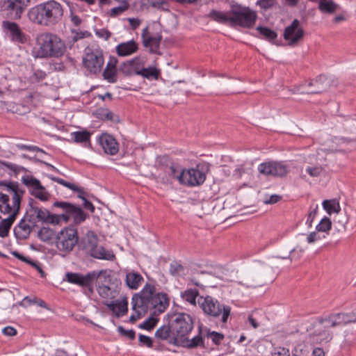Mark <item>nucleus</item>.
Returning <instances> with one entry per match:
<instances>
[{
    "instance_id": "1",
    "label": "nucleus",
    "mask_w": 356,
    "mask_h": 356,
    "mask_svg": "<svg viewBox=\"0 0 356 356\" xmlns=\"http://www.w3.org/2000/svg\"><path fill=\"white\" fill-rule=\"evenodd\" d=\"M170 303V299L165 293H156L155 286L147 283L140 293L133 296L132 309L136 313L129 318V321L135 323L149 309H153L154 315L164 312Z\"/></svg>"
},
{
    "instance_id": "2",
    "label": "nucleus",
    "mask_w": 356,
    "mask_h": 356,
    "mask_svg": "<svg viewBox=\"0 0 356 356\" xmlns=\"http://www.w3.org/2000/svg\"><path fill=\"white\" fill-rule=\"evenodd\" d=\"M27 15L29 19L33 24L53 26L61 22L63 8L60 3L51 0L30 8Z\"/></svg>"
},
{
    "instance_id": "3",
    "label": "nucleus",
    "mask_w": 356,
    "mask_h": 356,
    "mask_svg": "<svg viewBox=\"0 0 356 356\" xmlns=\"http://www.w3.org/2000/svg\"><path fill=\"white\" fill-rule=\"evenodd\" d=\"M39 49H34L32 55L35 58L60 57L65 51L64 42L56 34L43 33L37 38Z\"/></svg>"
},
{
    "instance_id": "4",
    "label": "nucleus",
    "mask_w": 356,
    "mask_h": 356,
    "mask_svg": "<svg viewBox=\"0 0 356 356\" xmlns=\"http://www.w3.org/2000/svg\"><path fill=\"white\" fill-rule=\"evenodd\" d=\"M165 319L172 328L173 344H178V341L193 329V320L188 314L171 310L166 314Z\"/></svg>"
},
{
    "instance_id": "5",
    "label": "nucleus",
    "mask_w": 356,
    "mask_h": 356,
    "mask_svg": "<svg viewBox=\"0 0 356 356\" xmlns=\"http://www.w3.org/2000/svg\"><path fill=\"white\" fill-rule=\"evenodd\" d=\"M79 247L86 254L97 259L112 261L115 254L111 250H106L98 245V237L93 231H88L79 242Z\"/></svg>"
},
{
    "instance_id": "6",
    "label": "nucleus",
    "mask_w": 356,
    "mask_h": 356,
    "mask_svg": "<svg viewBox=\"0 0 356 356\" xmlns=\"http://www.w3.org/2000/svg\"><path fill=\"white\" fill-rule=\"evenodd\" d=\"M199 305L205 315L213 318H220L222 323H226L231 314V307L219 302L215 298L207 296L200 297Z\"/></svg>"
},
{
    "instance_id": "7",
    "label": "nucleus",
    "mask_w": 356,
    "mask_h": 356,
    "mask_svg": "<svg viewBox=\"0 0 356 356\" xmlns=\"http://www.w3.org/2000/svg\"><path fill=\"white\" fill-rule=\"evenodd\" d=\"M53 207L61 210V213L58 214V225L61 221L67 223L72 219L73 225L76 227L84 222L88 217V215L79 205L67 202L56 201L53 204Z\"/></svg>"
},
{
    "instance_id": "8",
    "label": "nucleus",
    "mask_w": 356,
    "mask_h": 356,
    "mask_svg": "<svg viewBox=\"0 0 356 356\" xmlns=\"http://www.w3.org/2000/svg\"><path fill=\"white\" fill-rule=\"evenodd\" d=\"M231 26H240L250 29L255 24L257 14L249 7L238 3L231 6Z\"/></svg>"
},
{
    "instance_id": "9",
    "label": "nucleus",
    "mask_w": 356,
    "mask_h": 356,
    "mask_svg": "<svg viewBox=\"0 0 356 356\" xmlns=\"http://www.w3.org/2000/svg\"><path fill=\"white\" fill-rule=\"evenodd\" d=\"M79 234L74 225H69L63 228L55 237L57 249L65 254H69L79 244Z\"/></svg>"
},
{
    "instance_id": "10",
    "label": "nucleus",
    "mask_w": 356,
    "mask_h": 356,
    "mask_svg": "<svg viewBox=\"0 0 356 356\" xmlns=\"http://www.w3.org/2000/svg\"><path fill=\"white\" fill-rule=\"evenodd\" d=\"M329 325L330 323L325 315L316 318L309 327L307 328V332H309V339L314 343L321 344L330 342L333 338V334L327 329L330 327Z\"/></svg>"
},
{
    "instance_id": "11",
    "label": "nucleus",
    "mask_w": 356,
    "mask_h": 356,
    "mask_svg": "<svg viewBox=\"0 0 356 356\" xmlns=\"http://www.w3.org/2000/svg\"><path fill=\"white\" fill-rule=\"evenodd\" d=\"M159 164L164 173L161 177L163 183H172L175 180L181 183L184 168L179 163L175 162L168 156H163L159 158Z\"/></svg>"
},
{
    "instance_id": "12",
    "label": "nucleus",
    "mask_w": 356,
    "mask_h": 356,
    "mask_svg": "<svg viewBox=\"0 0 356 356\" xmlns=\"http://www.w3.org/2000/svg\"><path fill=\"white\" fill-rule=\"evenodd\" d=\"M30 208L26 211V218L31 222H41L44 224L58 225V214L51 213L45 208L38 207L34 204V200L31 199L29 204Z\"/></svg>"
},
{
    "instance_id": "13",
    "label": "nucleus",
    "mask_w": 356,
    "mask_h": 356,
    "mask_svg": "<svg viewBox=\"0 0 356 356\" xmlns=\"http://www.w3.org/2000/svg\"><path fill=\"white\" fill-rule=\"evenodd\" d=\"M22 183L26 186L30 194L35 198L42 201H48L50 198V194L43 186L40 181L31 175L26 174L21 179Z\"/></svg>"
},
{
    "instance_id": "14",
    "label": "nucleus",
    "mask_w": 356,
    "mask_h": 356,
    "mask_svg": "<svg viewBox=\"0 0 356 356\" xmlns=\"http://www.w3.org/2000/svg\"><path fill=\"white\" fill-rule=\"evenodd\" d=\"M0 187H3V189L13 195L12 202L14 207V212L15 215H17L19 209L21 201L25 193V191L19 187V184L17 181L1 180Z\"/></svg>"
},
{
    "instance_id": "15",
    "label": "nucleus",
    "mask_w": 356,
    "mask_h": 356,
    "mask_svg": "<svg viewBox=\"0 0 356 356\" xmlns=\"http://www.w3.org/2000/svg\"><path fill=\"white\" fill-rule=\"evenodd\" d=\"M258 170L266 176L283 177L288 174L289 167L281 161H268L259 164Z\"/></svg>"
},
{
    "instance_id": "16",
    "label": "nucleus",
    "mask_w": 356,
    "mask_h": 356,
    "mask_svg": "<svg viewBox=\"0 0 356 356\" xmlns=\"http://www.w3.org/2000/svg\"><path fill=\"white\" fill-rule=\"evenodd\" d=\"M180 184L187 186H198L206 180V174L197 168H184Z\"/></svg>"
},
{
    "instance_id": "17",
    "label": "nucleus",
    "mask_w": 356,
    "mask_h": 356,
    "mask_svg": "<svg viewBox=\"0 0 356 356\" xmlns=\"http://www.w3.org/2000/svg\"><path fill=\"white\" fill-rule=\"evenodd\" d=\"M23 4L22 0H6L1 6L2 14L10 19H19L24 10Z\"/></svg>"
},
{
    "instance_id": "18",
    "label": "nucleus",
    "mask_w": 356,
    "mask_h": 356,
    "mask_svg": "<svg viewBox=\"0 0 356 356\" xmlns=\"http://www.w3.org/2000/svg\"><path fill=\"white\" fill-rule=\"evenodd\" d=\"M2 26L10 40L17 44H24L27 42V35L22 31L19 25L10 21H3Z\"/></svg>"
},
{
    "instance_id": "19",
    "label": "nucleus",
    "mask_w": 356,
    "mask_h": 356,
    "mask_svg": "<svg viewBox=\"0 0 356 356\" xmlns=\"http://www.w3.org/2000/svg\"><path fill=\"white\" fill-rule=\"evenodd\" d=\"M305 35V31L300 26V22L298 19H294L291 25L286 27L283 36L288 44L294 46L300 41Z\"/></svg>"
},
{
    "instance_id": "20",
    "label": "nucleus",
    "mask_w": 356,
    "mask_h": 356,
    "mask_svg": "<svg viewBox=\"0 0 356 356\" xmlns=\"http://www.w3.org/2000/svg\"><path fill=\"white\" fill-rule=\"evenodd\" d=\"M325 316L327 317L329 326L332 327L356 323V312H355L332 313Z\"/></svg>"
},
{
    "instance_id": "21",
    "label": "nucleus",
    "mask_w": 356,
    "mask_h": 356,
    "mask_svg": "<svg viewBox=\"0 0 356 356\" xmlns=\"http://www.w3.org/2000/svg\"><path fill=\"white\" fill-rule=\"evenodd\" d=\"M143 45L149 48V52L159 54V47L162 40V35L159 33L149 32L148 27H145L141 34Z\"/></svg>"
},
{
    "instance_id": "22",
    "label": "nucleus",
    "mask_w": 356,
    "mask_h": 356,
    "mask_svg": "<svg viewBox=\"0 0 356 356\" xmlns=\"http://www.w3.org/2000/svg\"><path fill=\"white\" fill-rule=\"evenodd\" d=\"M104 57L99 51H91L87 53L83 58L85 67L92 73L99 72L104 65Z\"/></svg>"
},
{
    "instance_id": "23",
    "label": "nucleus",
    "mask_w": 356,
    "mask_h": 356,
    "mask_svg": "<svg viewBox=\"0 0 356 356\" xmlns=\"http://www.w3.org/2000/svg\"><path fill=\"white\" fill-rule=\"evenodd\" d=\"M99 143L106 154L115 155L118 152L119 145L113 136L108 134H102L99 137Z\"/></svg>"
},
{
    "instance_id": "24",
    "label": "nucleus",
    "mask_w": 356,
    "mask_h": 356,
    "mask_svg": "<svg viewBox=\"0 0 356 356\" xmlns=\"http://www.w3.org/2000/svg\"><path fill=\"white\" fill-rule=\"evenodd\" d=\"M203 333H204V329L201 326L199 327V334L192 338L191 339H188L187 336L183 337L180 341H178V346H181L188 348H195L197 347L204 348V337L202 336Z\"/></svg>"
},
{
    "instance_id": "25",
    "label": "nucleus",
    "mask_w": 356,
    "mask_h": 356,
    "mask_svg": "<svg viewBox=\"0 0 356 356\" xmlns=\"http://www.w3.org/2000/svg\"><path fill=\"white\" fill-rule=\"evenodd\" d=\"M309 87L314 86L315 88L309 90L307 93L319 94L325 91L330 86L328 79L324 75H320L316 79L310 81L308 84Z\"/></svg>"
},
{
    "instance_id": "26",
    "label": "nucleus",
    "mask_w": 356,
    "mask_h": 356,
    "mask_svg": "<svg viewBox=\"0 0 356 356\" xmlns=\"http://www.w3.org/2000/svg\"><path fill=\"white\" fill-rule=\"evenodd\" d=\"M65 277L68 282L81 286V287L88 285L89 281L94 277L90 275V272L85 275L78 273H67Z\"/></svg>"
},
{
    "instance_id": "27",
    "label": "nucleus",
    "mask_w": 356,
    "mask_h": 356,
    "mask_svg": "<svg viewBox=\"0 0 356 356\" xmlns=\"http://www.w3.org/2000/svg\"><path fill=\"white\" fill-rule=\"evenodd\" d=\"M97 291L99 296L106 300H113L119 295L118 286H113L105 284H99Z\"/></svg>"
},
{
    "instance_id": "28",
    "label": "nucleus",
    "mask_w": 356,
    "mask_h": 356,
    "mask_svg": "<svg viewBox=\"0 0 356 356\" xmlns=\"http://www.w3.org/2000/svg\"><path fill=\"white\" fill-rule=\"evenodd\" d=\"M138 50V44L130 40L127 42H122L116 47V51L120 56H127L135 53Z\"/></svg>"
},
{
    "instance_id": "29",
    "label": "nucleus",
    "mask_w": 356,
    "mask_h": 356,
    "mask_svg": "<svg viewBox=\"0 0 356 356\" xmlns=\"http://www.w3.org/2000/svg\"><path fill=\"white\" fill-rule=\"evenodd\" d=\"M143 280V276L138 272L131 271L126 274L125 282L131 289H137Z\"/></svg>"
},
{
    "instance_id": "30",
    "label": "nucleus",
    "mask_w": 356,
    "mask_h": 356,
    "mask_svg": "<svg viewBox=\"0 0 356 356\" xmlns=\"http://www.w3.org/2000/svg\"><path fill=\"white\" fill-rule=\"evenodd\" d=\"M209 17L218 23L231 26V9L227 12L212 10L209 13Z\"/></svg>"
},
{
    "instance_id": "31",
    "label": "nucleus",
    "mask_w": 356,
    "mask_h": 356,
    "mask_svg": "<svg viewBox=\"0 0 356 356\" xmlns=\"http://www.w3.org/2000/svg\"><path fill=\"white\" fill-rule=\"evenodd\" d=\"M48 177L50 179H51L52 181H56V182L70 188L72 191L77 192L79 193L78 197L81 199L82 200L86 199V197L84 196L85 192L83 191V188L74 185V184L68 182L61 178H58V177H54L53 175H48Z\"/></svg>"
},
{
    "instance_id": "32",
    "label": "nucleus",
    "mask_w": 356,
    "mask_h": 356,
    "mask_svg": "<svg viewBox=\"0 0 356 356\" xmlns=\"http://www.w3.org/2000/svg\"><path fill=\"white\" fill-rule=\"evenodd\" d=\"M14 233L17 238L26 239L31 233V227L22 219L14 228Z\"/></svg>"
},
{
    "instance_id": "33",
    "label": "nucleus",
    "mask_w": 356,
    "mask_h": 356,
    "mask_svg": "<svg viewBox=\"0 0 356 356\" xmlns=\"http://www.w3.org/2000/svg\"><path fill=\"white\" fill-rule=\"evenodd\" d=\"M155 337L162 341L170 339V343H172V328L170 325L167 324L159 327L155 332Z\"/></svg>"
},
{
    "instance_id": "34",
    "label": "nucleus",
    "mask_w": 356,
    "mask_h": 356,
    "mask_svg": "<svg viewBox=\"0 0 356 356\" xmlns=\"http://www.w3.org/2000/svg\"><path fill=\"white\" fill-rule=\"evenodd\" d=\"M116 60L114 63L109 62L103 72L104 78L109 83L117 81Z\"/></svg>"
},
{
    "instance_id": "35",
    "label": "nucleus",
    "mask_w": 356,
    "mask_h": 356,
    "mask_svg": "<svg viewBox=\"0 0 356 356\" xmlns=\"http://www.w3.org/2000/svg\"><path fill=\"white\" fill-rule=\"evenodd\" d=\"M10 197L7 194L0 193V212L3 214L11 215L15 209L13 204L12 206L9 204Z\"/></svg>"
},
{
    "instance_id": "36",
    "label": "nucleus",
    "mask_w": 356,
    "mask_h": 356,
    "mask_svg": "<svg viewBox=\"0 0 356 356\" xmlns=\"http://www.w3.org/2000/svg\"><path fill=\"white\" fill-rule=\"evenodd\" d=\"M339 6L333 0H318V9L323 13L332 14Z\"/></svg>"
},
{
    "instance_id": "37",
    "label": "nucleus",
    "mask_w": 356,
    "mask_h": 356,
    "mask_svg": "<svg viewBox=\"0 0 356 356\" xmlns=\"http://www.w3.org/2000/svg\"><path fill=\"white\" fill-rule=\"evenodd\" d=\"M17 215L13 213L8 216V218L2 220L0 222V236L6 237L8 236L9 230L14 222Z\"/></svg>"
},
{
    "instance_id": "38",
    "label": "nucleus",
    "mask_w": 356,
    "mask_h": 356,
    "mask_svg": "<svg viewBox=\"0 0 356 356\" xmlns=\"http://www.w3.org/2000/svg\"><path fill=\"white\" fill-rule=\"evenodd\" d=\"M204 331V337L211 339L213 344L217 346L221 343L225 337L223 334L215 331H211V330L207 327H205Z\"/></svg>"
},
{
    "instance_id": "39",
    "label": "nucleus",
    "mask_w": 356,
    "mask_h": 356,
    "mask_svg": "<svg viewBox=\"0 0 356 356\" xmlns=\"http://www.w3.org/2000/svg\"><path fill=\"white\" fill-rule=\"evenodd\" d=\"M11 254L13 256H15L16 258H17L18 259L30 264L31 266H33L34 268H35L42 275V276L44 275V273L42 270V268H41V266H40V264L38 263H37L34 261H32L29 258L24 257V255L20 254L17 251H12Z\"/></svg>"
},
{
    "instance_id": "40",
    "label": "nucleus",
    "mask_w": 356,
    "mask_h": 356,
    "mask_svg": "<svg viewBox=\"0 0 356 356\" xmlns=\"http://www.w3.org/2000/svg\"><path fill=\"white\" fill-rule=\"evenodd\" d=\"M323 209L327 212V213L331 214L332 213H339L341 210V207L339 203L336 200H326L323 202Z\"/></svg>"
},
{
    "instance_id": "41",
    "label": "nucleus",
    "mask_w": 356,
    "mask_h": 356,
    "mask_svg": "<svg viewBox=\"0 0 356 356\" xmlns=\"http://www.w3.org/2000/svg\"><path fill=\"white\" fill-rule=\"evenodd\" d=\"M72 139L77 143H89L90 134L87 131H74L71 134Z\"/></svg>"
},
{
    "instance_id": "42",
    "label": "nucleus",
    "mask_w": 356,
    "mask_h": 356,
    "mask_svg": "<svg viewBox=\"0 0 356 356\" xmlns=\"http://www.w3.org/2000/svg\"><path fill=\"white\" fill-rule=\"evenodd\" d=\"M257 30L263 38L270 42L274 41L277 37V33L269 28L259 26L257 28Z\"/></svg>"
},
{
    "instance_id": "43",
    "label": "nucleus",
    "mask_w": 356,
    "mask_h": 356,
    "mask_svg": "<svg viewBox=\"0 0 356 356\" xmlns=\"http://www.w3.org/2000/svg\"><path fill=\"white\" fill-rule=\"evenodd\" d=\"M151 311V316L145 320L143 323L139 325V327L140 329L146 330H152L157 324L159 319L156 318L158 315L153 314V309H149Z\"/></svg>"
},
{
    "instance_id": "44",
    "label": "nucleus",
    "mask_w": 356,
    "mask_h": 356,
    "mask_svg": "<svg viewBox=\"0 0 356 356\" xmlns=\"http://www.w3.org/2000/svg\"><path fill=\"white\" fill-rule=\"evenodd\" d=\"M159 74V70L154 67L148 68L143 67L142 71L138 72V75H141L148 79H158Z\"/></svg>"
},
{
    "instance_id": "45",
    "label": "nucleus",
    "mask_w": 356,
    "mask_h": 356,
    "mask_svg": "<svg viewBox=\"0 0 356 356\" xmlns=\"http://www.w3.org/2000/svg\"><path fill=\"white\" fill-rule=\"evenodd\" d=\"M106 270H101L99 271L93 270L90 272V275L92 277H94L91 279L90 281H89V284L87 286H83V288L86 289L87 292L86 293L87 294H91L93 293V283L95 281L97 280L103 274H106Z\"/></svg>"
},
{
    "instance_id": "46",
    "label": "nucleus",
    "mask_w": 356,
    "mask_h": 356,
    "mask_svg": "<svg viewBox=\"0 0 356 356\" xmlns=\"http://www.w3.org/2000/svg\"><path fill=\"white\" fill-rule=\"evenodd\" d=\"M54 236V231L49 227H42L38 232V237L44 242H49Z\"/></svg>"
},
{
    "instance_id": "47",
    "label": "nucleus",
    "mask_w": 356,
    "mask_h": 356,
    "mask_svg": "<svg viewBox=\"0 0 356 356\" xmlns=\"http://www.w3.org/2000/svg\"><path fill=\"white\" fill-rule=\"evenodd\" d=\"M138 61V58H135L129 61L124 62L120 67V71L126 76L134 75L133 63Z\"/></svg>"
},
{
    "instance_id": "48",
    "label": "nucleus",
    "mask_w": 356,
    "mask_h": 356,
    "mask_svg": "<svg viewBox=\"0 0 356 356\" xmlns=\"http://www.w3.org/2000/svg\"><path fill=\"white\" fill-rule=\"evenodd\" d=\"M116 305V309H118V311H116L115 314L117 316L119 317L127 314L128 311V302L127 298H124L121 300H118Z\"/></svg>"
},
{
    "instance_id": "49",
    "label": "nucleus",
    "mask_w": 356,
    "mask_h": 356,
    "mask_svg": "<svg viewBox=\"0 0 356 356\" xmlns=\"http://www.w3.org/2000/svg\"><path fill=\"white\" fill-rule=\"evenodd\" d=\"M332 227V222L327 217H324L321 219L320 222L316 225V229L317 232H327Z\"/></svg>"
},
{
    "instance_id": "50",
    "label": "nucleus",
    "mask_w": 356,
    "mask_h": 356,
    "mask_svg": "<svg viewBox=\"0 0 356 356\" xmlns=\"http://www.w3.org/2000/svg\"><path fill=\"white\" fill-rule=\"evenodd\" d=\"M347 223L348 218L344 214L339 215L337 218L334 220V224L339 232L346 230Z\"/></svg>"
},
{
    "instance_id": "51",
    "label": "nucleus",
    "mask_w": 356,
    "mask_h": 356,
    "mask_svg": "<svg viewBox=\"0 0 356 356\" xmlns=\"http://www.w3.org/2000/svg\"><path fill=\"white\" fill-rule=\"evenodd\" d=\"M0 163L2 165H4L5 167H6L8 169H9L13 173V175L15 177L21 171L27 172V170L25 168H24L22 166L17 165L14 164V163H11L6 162V161H1Z\"/></svg>"
},
{
    "instance_id": "52",
    "label": "nucleus",
    "mask_w": 356,
    "mask_h": 356,
    "mask_svg": "<svg viewBox=\"0 0 356 356\" xmlns=\"http://www.w3.org/2000/svg\"><path fill=\"white\" fill-rule=\"evenodd\" d=\"M199 293L196 289H188L184 291L183 298L188 302L195 305Z\"/></svg>"
},
{
    "instance_id": "53",
    "label": "nucleus",
    "mask_w": 356,
    "mask_h": 356,
    "mask_svg": "<svg viewBox=\"0 0 356 356\" xmlns=\"http://www.w3.org/2000/svg\"><path fill=\"white\" fill-rule=\"evenodd\" d=\"M318 209V204H312L310 207V211L308 214L307 219L306 221V224L308 225V227L309 228L312 227V222L317 214Z\"/></svg>"
},
{
    "instance_id": "54",
    "label": "nucleus",
    "mask_w": 356,
    "mask_h": 356,
    "mask_svg": "<svg viewBox=\"0 0 356 356\" xmlns=\"http://www.w3.org/2000/svg\"><path fill=\"white\" fill-rule=\"evenodd\" d=\"M119 334L129 339L133 340L136 338V332L134 330H126L122 326L118 327Z\"/></svg>"
},
{
    "instance_id": "55",
    "label": "nucleus",
    "mask_w": 356,
    "mask_h": 356,
    "mask_svg": "<svg viewBox=\"0 0 356 356\" xmlns=\"http://www.w3.org/2000/svg\"><path fill=\"white\" fill-rule=\"evenodd\" d=\"M120 5L116 7L113 8L111 10L110 14L111 16H116L124 11H125L129 8V3L127 2H120Z\"/></svg>"
},
{
    "instance_id": "56",
    "label": "nucleus",
    "mask_w": 356,
    "mask_h": 356,
    "mask_svg": "<svg viewBox=\"0 0 356 356\" xmlns=\"http://www.w3.org/2000/svg\"><path fill=\"white\" fill-rule=\"evenodd\" d=\"M184 266L177 262L172 263L170 266V272L172 275H179L184 271Z\"/></svg>"
},
{
    "instance_id": "57",
    "label": "nucleus",
    "mask_w": 356,
    "mask_h": 356,
    "mask_svg": "<svg viewBox=\"0 0 356 356\" xmlns=\"http://www.w3.org/2000/svg\"><path fill=\"white\" fill-rule=\"evenodd\" d=\"M138 341L140 346H145L148 348H152L153 346L152 339L148 336L140 334L138 335Z\"/></svg>"
},
{
    "instance_id": "58",
    "label": "nucleus",
    "mask_w": 356,
    "mask_h": 356,
    "mask_svg": "<svg viewBox=\"0 0 356 356\" xmlns=\"http://www.w3.org/2000/svg\"><path fill=\"white\" fill-rule=\"evenodd\" d=\"M276 3V0H258L257 5L259 6L262 9L267 10L273 7Z\"/></svg>"
},
{
    "instance_id": "59",
    "label": "nucleus",
    "mask_w": 356,
    "mask_h": 356,
    "mask_svg": "<svg viewBox=\"0 0 356 356\" xmlns=\"http://www.w3.org/2000/svg\"><path fill=\"white\" fill-rule=\"evenodd\" d=\"M306 171L312 177H318L321 174L323 168L319 166L308 167Z\"/></svg>"
},
{
    "instance_id": "60",
    "label": "nucleus",
    "mask_w": 356,
    "mask_h": 356,
    "mask_svg": "<svg viewBox=\"0 0 356 356\" xmlns=\"http://www.w3.org/2000/svg\"><path fill=\"white\" fill-rule=\"evenodd\" d=\"M46 72L41 70H35L33 74V79H34V80L38 82L43 81L46 78Z\"/></svg>"
},
{
    "instance_id": "61",
    "label": "nucleus",
    "mask_w": 356,
    "mask_h": 356,
    "mask_svg": "<svg viewBox=\"0 0 356 356\" xmlns=\"http://www.w3.org/2000/svg\"><path fill=\"white\" fill-rule=\"evenodd\" d=\"M95 34L101 38H104V40H107L111 37V33L105 29H98L95 31Z\"/></svg>"
},
{
    "instance_id": "62",
    "label": "nucleus",
    "mask_w": 356,
    "mask_h": 356,
    "mask_svg": "<svg viewBox=\"0 0 356 356\" xmlns=\"http://www.w3.org/2000/svg\"><path fill=\"white\" fill-rule=\"evenodd\" d=\"M318 232H313L307 236V241L309 243H313L321 238V236Z\"/></svg>"
},
{
    "instance_id": "63",
    "label": "nucleus",
    "mask_w": 356,
    "mask_h": 356,
    "mask_svg": "<svg viewBox=\"0 0 356 356\" xmlns=\"http://www.w3.org/2000/svg\"><path fill=\"white\" fill-rule=\"evenodd\" d=\"M273 356H290L289 350L284 348H278L273 353Z\"/></svg>"
},
{
    "instance_id": "64",
    "label": "nucleus",
    "mask_w": 356,
    "mask_h": 356,
    "mask_svg": "<svg viewBox=\"0 0 356 356\" xmlns=\"http://www.w3.org/2000/svg\"><path fill=\"white\" fill-rule=\"evenodd\" d=\"M2 332L3 334L10 337H13L17 334V330L11 326L4 327L2 330Z\"/></svg>"
}]
</instances>
